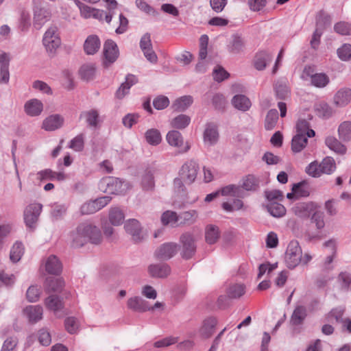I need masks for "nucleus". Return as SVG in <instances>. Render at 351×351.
Here are the masks:
<instances>
[{
    "instance_id": "nucleus-1",
    "label": "nucleus",
    "mask_w": 351,
    "mask_h": 351,
    "mask_svg": "<svg viewBox=\"0 0 351 351\" xmlns=\"http://www.w3.org/2000/svg\"><path fill=\"white\" fill-rule=\"evenodd\" d=\"M70 237L74 247H81L88 242L97 245L102 239L99 228L88 223L79 224L75 230L71 232Z\"/></svg>"
},
{
    "instance_id": "nucleus-2",
    "label": "nucleus",
    "mask_w": 351,
    "mask_h": 351,
    "mask_svg": "<svg viewBox=\"0 0 351 351\" xmlns=\"http://www.w3.org/2000/svg\"><path fill=\"white\" fill-rule=\"evenodd\" d=\"M98 187L104 193L120 195L126 191L128 184L119 178L108 176L99 181Z\"/></svg>"
},
{
    "instance_id": "nucleus-3",
    "label": "nucleus",
    "mask_w": 351,
    "mask_h": 351,
    "mask_svg": "<svg viewBox=\"0 0 351 351\" xmlns=\"http://www.w3.org/2000/svg\"><path fill=\"white\" fill-rule=\"evenodd\" d=\"M302 248L296 240L291 241L285 252V263L289 269H294L302 261Z\"/></svg>"
},
{
    "instance_id": "nucleus-4",
    "label": "nucleus",
    "mask_w": 351,
    "mask_h": 351,
    "mask_svg": "<svg viewBox=\"0 0 351 351\" xmlns=\"http://www.w3.org/2000/svg\"><path fill=\"white\" fill-rule=\"evenodd\" d=\"M199 170L198 162L195 160H190L184 162L179 171V176L184 179L186 184H193Z\"/></svg>"
},
{
    "instance_id": "nucleus-5",
    "label": "nucleus",
    "mask_w": 351,
    "mask_h": 351,
    "mask_svg": "<svg viewBox=\"0 0 351 351\" xmlns=\"http://www.w3.org/2000/svg\"><path fill=\"white\" fill-rule=\"evenodd\" d=\"M181 243V256L186 260L190 259L195 254L196 251V245L193 236L186 232L180 237Z\"/></svg>"
},
{
    "instance_id": "nucleus-6",
    "label": "nucleus",
    "mask_w": 351,
    "mask_h": 351,
    "mask_svg": "<svg viewBox=\"0 0 351 351\" xmlns=\"http://www.w3.org/2000/svg\"><path fill=\"white\" fill-rule=\"evenodd\" d=\"M43 43L46 50L50 53H53L60 47L61 40L57 33L56 27H51L45 32Z\"/></svg>"
},
{
    "instance_id": "nucleus-7",
    "label": "nucleus",
    "mask_w": 351,
    "mask_h": 351,
    "mask_svg": "<svg viewBox=\"0 0 351 351\" xmlns=\"http://www.w3.org/2000/svg\"><path fill=\"white\" fill-rule=\"evenodd\" d=\"M43 205L39 203H32L26 206L24 210L23 217L25 225L28 228H33L37 222L41 213Z\"/></svg>"
},
{
    "instance_id": "nucleus-8",
    "label": "nucleus",
    "mask_w": 351,
    "mask_h": 351,
    "mask_svg": "<svg viewBox=\"0 0 351 351\" xmlns=\"http://www.w3.org/2000/svg\"><path fill=\"white\" fill-rule=\"evenodd\" d=\"M180 248V247L176 243H165L155 251L154 256L158 260L167 261L173 257Z\"/></svg>"
},
{
    "instance_id": "nucleus-9",
    "label": "nucleus",
    "mask_w": 351,
    "mask_h": 351,
    "mask_svg": "<svg viewBox=\"0 0 351 351\" xmlns=\"http://www.w3.org/2000/svg\"><path fill=\"white\" fill-rule=\"evenodd\" d=\"M76 5L80 11L81 16L84 19L92 17L99 21H102L104 17L106 19V14H108V12H106L102 10L91 8L80 0H76Z\"/></svg>"
},
{
    "instance_id": "nucleus-10",
    "label": "nucleus",
    "mask_w": 351,
    "mask_h": 351,
    "mask_svg": "<svg viewBox=\"0 0 351 351\" xmlns=\"http://www.w3.org/2000/svg\"><path fill=\"white\" fill-rule=\"evenodd\" d=\"M139 45L146 59L152 63H156L158 60V57L153 50L151 35L149 33H145L143 35L141 38Z\"/></svg>"
},
{
    "instance_id": "nucleus-11",
    "label": "nucleus",
    "mask_w": 351,
    "mask_h": 351,
    "mask_svg": "<svg viewBox=\"0 0 351 351\" xmlns=\"http://www.w3.org/2000/svg\"><path fill=\"white\" fill-rule=\"evenodd\" d=\"M219 134L218 127L215 123H207L203 133V141L206 146L210 147L216 145L219 141Z\"/></svg>"
},
{
    "instance_id": "nucleus-12",
    "label": "nucleus",
    "mask_w": 351,
    "mask_h": 351,
    "mask_svg": "<svg viewBox=\"0 0 351 351\" xmlns=\"http://www.w3.org/2000/svg\"><path fill=\"white\" fill-rule=\"evenodd\" d=\"M125 231L130 234L135 243L141 242L144 239L140 223L135 219L128 220L124 226Z\"/></svg>"
},
{
    "instance_id": "nucleus-13",
    "label": "nucleus",
    "mask_w": 351,
    "mask_h": 351,
    "mask_svg": "<svg viewBox=\"0 0 351 351\" xmlns=\"http://www.w3.org/2000/svg\"><path fill=\"white\" fill-rule=\"evenodd\" d=\"M104 55L106 60L105 64L106 62L111 64L116 61L119 57V51L115 42L112 40L106 41L104 45Z\"/></svg>"
},
{
    "instance_id": "nucleus-14",
    "label": "nucleus",
    "mask_w": 351,
    "mask_h": 351,
    "mask_svg": "<svg viewBox=\"0 0 351 351\" xmlns=\"http://www.w3.org/2000/svg\"><path fill=\"white\" fill-rule=\"evenodd\" d=\"M307 317V308L304 305H297L290 317L289 323L292 326L302 325Z\"/></svg>"
},
{
    "instance_id": "nucleus-15",
    "label": "nucleus",
    "mask_w": 351,
    "mask_h": 351,
    "mask_svg": "<svg viewBox=\"0 0 351 351\" xmlns=\"http://www.w3.org/2000/svg\"><path fill=\"white\" fill-rule=\"evenodd\" d=\"M149 275L153 278H167L171 273V268L167 263L152 264L148 267Z\"/></svg>"
},
{
    "instance_id": "nucleus-16",
    "label": "nucleus",
    "mask_w": 351,
    "mask_h": 351,
    "mask_svg": "<svg viewBox=\"0 0 351 351\" xmlns=\"http://www.w3.org/2000/svg\"><path fill=\"white\" fill-rule=\"evenodd\" d=\"M128 308L136 312H145L150 311L148 302L138 296L130 298L128 300Z\"/></svg>"
},
{
    "instance_id": "nucleus-17",
    "label": "nucleus",
    "mask_w": 351,
    "mask_h": 351,
    "mask_svg": "<svg viewBox=\"0 0 351 351\" xmlns=\"http://www.w3.org/2000/svg\"><path fill=\"white\" fill-rule=\"evenodd\" d=\"M46 271L52 275H60L62 271V264L55 255H50L45 261Z\"/></svg>"
},
{
    "instance_id": "nucleus-18",
    "label": "nucleus",
    "mask_w": 351,
    "mask_h": 351,
    "mask_svg": "<svg viewBox=\"0 0 351 351\" xmlns=\"http://www.w3.org/2000/svg\"><path fill=\"white\" fill-rule=\"evenodd\" d=\"M64 118L58 114L47 117L43 122V128L46 131H54L62 127Z\"/></svg>"
},
{
    "instance_id": "nucleus-19",
    "label": "nucleus",
    "mask_w": 351,
    "mask_h": 351,
    "mask_svg": "<svg viewBox=\"0 0 351 351\" xmlns=\"http://www.w3.org/2000/svg\"><path fill=\"white\" fill-rule=\"evenodd\" d=\"M34 26L39 29L50 19V12L45 8L36 7L34 10Z\"/></svg>"
},
{
    "instance_id": "nucleus-20",
    "label": "nucleus",
    "mask_w": 351,
    "mask_h": 351,
    "mask_svg": "<svg viewBox=\"0 0 351 351\" xmlns=\"http://www.w3.org/2000/svg\"><path fill=\"white\" fill-rule=\"evenodd\" d=\"M217 324V319L215 317H209L203 321L202 326L199 329L201 336L204 339L210 338Z\"/></svg>"
},
{
    "instance_id": "nucleus-21",
    "label": "nucleus",
    "mask_w": 351,
    "mask_h": 351,
    "mask_svg": "<svg viewBox=\"0 0 351 351\" xmlns=\"http://www.w3.org/2000/svg\"><path fill=\"white\" fill-rule=\"evenodd\" d=\"M43 110V103L37 99H32L26 101L24 106L25 113L30 117H36L41 114Z\"/></svg>"
},
{
    "instance_id": "nucleus-22",
    "label": "nucleus",
    "mask_w": 351,
    "mask_h": 351,
    "mask_svg": "<svg viewBox=\"0 0 351 351\" xmlns=\"http://www.w3.org/2000/svg\"><path fill=\"white\" fill-rule=\"evenodd\" d=\"M244 48L245 40L243 38L238 34H233L228 45V51L234 54H238L243 52Z\"/></svg>"
},
{
    "instance_id": "nucleus-23",
    "label": "nucleus",
    "mask_w": 351,
    "mask_h": 351,
    "mask_svg": "<svg viewBox=\"0 0 351 351\" xmlns=\"http://www.w3.org/2000/svg\"><path fill=\"white\" fill-rule=\"evenodd\" d=\"M138 82L137 77L132 74H128L125 77V81L122 83L116 92V97L118 99H122L129 93L132 86L136 84Z\"/></svg>"
},
{
    "instance_id": "nucleus-24",
    "label": "nucleus",
    "mask_w": 351,
    "mask_h": 351,
    "mask_svg": "<svg viewBox=\"0 0 351 351\" xmlns=\"http://www.w3.org/2000/svg\"><path fill=\"white\" fill-rule=\"evenodd\" d=\"M245 191L255 192L260 187V179L252 174H248L241 180V186Z\"/></svg>"
},
{
    "instance_id": "nucleus-25",
    "label": "nucleus",
    "mask_w": 351,
    "mask_h": 351,
    "mask_svg": "<svg viewBox=\"0 0 351 351\" xmlns=\"http://www.w3.org/2000/svg\"><path fill=\"white\" fill-rule=\"evenodd\" d=\"M24 313L27 317L29 322L36 323L42 319L43 309L40 305H30L24 309Z\"/></svg>"
},
{
    "instance_id": "nucleus-26",
    "label": "nucleus",
    "mask_w": 351,
    "mask_h": 351,
    "mask_svg": "<svg viewBox=\"0 0 351 351\" xmlns=\"http://www.w3.org/2000/svg\"><path fill=\"white\" fill-rule=\"evenodd\" d=\"M351 101V89L343 88L339 90L334 96V103L337 106L344 107Z\"/></svg>"
},
{
    "instance_id": "nucleus-27",
    "label": "nucleus",
    "mask_w": 351,
    "mask_h": 351,
    "mask_svg": "<svg viewBox=\"0 0 351 351\" xmlns=\"http://www.w3.org/2000/svg\"><path fill=\"white\" fill-rule=\"evenodd\" d=\"M10 58L8 54L3 53L0 55V82L2 83H8L10 79L9 73Z\"/></svg>"
},
{
    "instance_id": "nucleus-28",
    "label": "nucleus",
    "mask_w": 351,
    "mask_h": 351,
    "mask_svg": "<svg viewBox=\"0 0 351 351\" xmlns=\"http://www.w3.org/2000/svg\"><path fill=\"white\" fill-rule=\"evenodd\" d=\"M272 58V55L269 52L265 51H260L255 56V68L258 71L265 69L266 66L271 62Z\"/></svg>"
},
{
    "instance_id": "nucleus-29",
    "label": "nucleus",
    "mask_w": 351,
    "mask_h": 351,
    "mask_svg": "<svg viewBox=\"0 0 351 351\" xmlns=\"http://www.w3.org/2000/svg\"><path fill=\"white\" fill-rule=\"evenodd\" d=\"M64 281L61 278L48 277L46 278L44 286L46 292H61L64 287Z\"/></svg>"
},
{
    "instance_id": "nucleus-30",
    "label": "nucleus",
    "mask_w": 351,
    "mask_h": 351,
    "mask_svg": "<svg viewBox=\"0 0 351 351\" xmlns=\"http://www.w3.org/2000/svg\"><path fill=\"white\" fill-rule=\"evenodd\" d=\"M100 47V40L95 35L88 36L84 44V49L86 53L93 55Z\"/></svg>"
},
{
    "instance_id": "nucleus-31",
    "label": "nucleus",
    "mask_w": 351,
    "mask_h": 351,
    "mask_svg": "<svg viewBox=\"0 0 351 351\" xmlns=\"http://www.w3.org/2000/svg\"><path fill=\"white\" fill-rule=\"evenodd\" d=\"M46 307L50 311L56 313L64 307L62 298L57 295L48 296L45 301Z\"/></svg>"
},
{
    "instance_id": "nucleus-32",
    "label": "nucleus",
    "mask_w": 351,
    "mask_h": 351,
    "mask_svg": "<svg viewBox=\"0 0 351 351\" xmlns=\"http://www.w3.org/2000/svg\"><path fill=\"white\" fill-rule=\"evenodd\" d=\"M220 237L219 228L213 224L208 225L205 228L206 242L209 245L215 244Z\"/></svg>"
},
{
    "instance_id": "nucleus-33",
    "label": "nucleus",
    "mask_w": 351,
    "mask_h": 351,
    "mask_svg": "<svg viewBox=\"0 0 351 351\" xmlns=\"http://www.w3.org/2000/svg\"><path fill=\"white\" fill-rule=\"evenodd\" d=\"M232 104L236 109L245 112L250 108L251 101L244 95H237L232 99Z\"/></svg>"
},
{
    "instance_id": "nucleus-34",
    "label": "nucleus",
    "mask_w": 351,
    "mask_h": 351,
    "mask_svg": "<svg viewBox=\"0 0 351 351\" xmlns=\"http://www.w3.org/2000/svg\"><path fill=\"white\" fill-rule=\"evenodd\" d=\"M193 99L191 96H182L173 102L171 108L174 111L184 112L193 104Z\"/></svg>"
},
{
    "instance_id": "nucleus-35",
    "label": "nucleus",
    "mask_w": 351,
    "mask_h": 351,
    "mask_svg": "<svg viewBox=\"0 0 351 351\" xmlns=\"http://www.w3.org/2000/svg\"><path fill=\"white\" fill-rule=\"evenodd\" d=\"M108 219L113 226H120L125 219V214L119 207H112L109 210Z\"/></svg>"
},
{
    "instance_id": "nucleus-36",
    "label": "nucleus",
    "mask_w": 351,
    "mask_h": 351,
    "mask_svg": "<svg viewBox=\"0 0 351 351\" xmlns=\"http://www.w3.org/2000/svg\"><path fill=\"white\" fill-rule=\"evenodd\" d=\"M308 136L301 134H296L291 141V149L295 153L300 152L306 147L308 143Z\"/></svg>"
},
{
    "instance_id": "nucleus-37",
    "label": "nucleus",
    "mask_w": 351,
    "mask_h": 351,
    "mask_svg": "<svg viewBox=\"0 0 351 351\" xmlns=\"http://www.w3.org/2000/svg\"><path fill=\"white\" fill-rule=\"evenodd\" d=\"M297 134L306 135L308 137H313L315 132L313 129L310 128V123L306 119H299L296 123Z\"/></svg>"
},
{
    "instance_id": "nucleus-38",
    "label": "nucleus",
    "mask_w": 351,
    "mask_h": 351,
    "mask_svg": "<svg viewBox=\"0 0 351 351\" xmlns=\"http://www.w3.org/2000/svg\"><path fill=\"white\" fill-rule=\"evenodd\" d=\"M326 146L331 150L338 154H345L346 152V147L333 136H328L325 140Z\"/></svg>"
},
{
    "instance_id": "nucleus-39",
    "label": "nucleus",
    "mask_w": 351,
    "mask_h": 351,
    "mask_svg": "<svg viewBox=\"0 0 351 351\" xmlns=\"http://www.w3.org/2000/svg\"><path fill=\"white\" fill-rule=\"evenodd\" d=\"M276 96L279 99H286L290 93L289 88L285 81H278L274 86Z\"/></svg>"
},
{
    "instance_id": "nucleus-40",
    "label": "nucleus",
    "mask_w": 351,
    "mask_h": 351,
    "mask_svg": "<svg viewBox=\"0 0 351 351\" xmlns=\"http://www.w3.org/2000/svg\"><path fill=\"white\" fill-rule=\"evenodd\" d=\"M267 211L274 217H282L286 214L285 207L276 202H269L267 205Z\"/></svg>"
},
{
    "instance_id": "nucleus-41",
    "label": "nucleus",
    "mask_w": 351,
    "mask_h": 351,
    "mask_svg": "<svg viewBox=\"0 0 351 351\" xmlns=\"http://www.w3.org/2000/svg\"><path fill=\"white\" fill-rule=\"evenodd\" d=\"M197 217V213L195 210L181 213L178 215V224H192L195 221Z\"/></svg>"
},
{
    "instance_id": "nucleus-42",
    "label": "nucleus",
    "mask_w": 351,
    "mask_h": 351,
    "mask_svg": "<svg viewBox=\"0 0 351 351\" xmlns=\"http://www.w3.org/2000/svg\"><path fill=\"white\" fill-rule=\"evenodd\" d=\"M245 293V287L243 284H234L230 285L228 290V297L230 299H237Z\"/></svg>"
},
{
    "instance_id": "nucleus-43",
    "label": "nucleus",
    "mask_w": 351,
    "mask_h": 351,
    "mask_svg": "<svg viewBox=\"0 0 351 351\" xmlns=\"http://www.w3.org/2000/svg\"><path fill=\"white\" fill-rule=\"evenodd\" d=\"M146 141L151 145H158L162 141L160 132L157 129H149L145 133Z\"/></svg>"
},
{
    "instance_id": "nucleus-44",
    "label": "nucleus",
    "mask_w": 351,
    "mask_h": 351,
    "mask_svg": "<svg viewBox=\"0 0 351 351\" xmlns=\"http://www.w3.org/2000/svg\"><path fill=\"white\" fill-rule=\"evenodd\" d=\"M24 253V247L23 243L16 241L11 248L10 253V261L15 263L19 262Z\"/></svg>"
},
{
    "instance_id": "nucleus-45",
    "label": "nucleus",
    "mask_w": 351,
    "mask_h": 351,
    "mask_svg": "<svg viewBox=\"0 0 351 351\" xmlns=\"http://www.w3.org/2000/svg\"><path fill=\"white\" fill-rule=\"evenodd\" d=\"M339 138L343 141L351 140V121H343L338 128Z\"/></svg>"
},
{
    "instance_id": "nucleus-46",
    "label": "nucleus",
    "mask_w": 351,
    "mask_h": 351,
    "mask_svg": "<svg viewBox=\"0 0 351 351\" xmlns=\"http://www.w3.org/2000/svg\"><path fill=\"white\" fill-rule=\"evenodd\" d=\"M278 119V112L276 109H271L268 111L265 120V128L267 130H272Z\"/></svg>"
},
{
    "instance_id": "nucleus-47",
    "label": "nucleus",
    "mask_w": 351,
    "mask_h": 351,
    "mask_svg": "<svg viewBox=\"0 0 351 351\" xmlns=\"http://www.w3.org/2000/svg\"><path fill=\"white\" fill-rule=\"evenodd\" d=\"M168 143L174 147H180L183 143L181 133L177 130L169 131L166 136Z\"/></svg>"
},
{
    "instance_id": "nucleus-48",
    "label": "nucleus",
    "mask_w": 351,
    "mask_h": 351,
    "mask_svg": "<svg viewBox=\"0 0 351 351\" xmlns=\"http://www.w3.org/2000/svg\"><path fill=\"white\" fill-rule=\"evenodd\" d=\"M315 110L317 116L324 119H328L332 114V108L325 102H319L315 104Z\"/></svg>"
},
{
    "instance_id": "nucleus-49",
    "label": "nucleus",
    "mask_w": 351,
    "mask_h": 351,
    "mask_svg": "<svg viewBox=\"0 0 351 351\" xmlns=\"http://www.w3.org/2000/svg\"><path fill=\"white\" fill-rule=\"evenodd\" d=\"M190 122L191 118L189 116L181 114L173 119L171 123L173 128L182 130L186 128Z\"/></svg>"
},
{
    "instance_id": "nucleus-50",
    "label": "nucleus",
    "mask_w": 351,
    "mask_h": 351,
    "mask_svg": "<svg viewBox=\"0 0 351 351\" xmlns=\"http://www.w3.org/2000/svg\"><path fill=\"white\" fill-rule=\"evenodd\" d=\"M330 82L329 77L325 73H315L312 76L311 84L317 88L325 87Z\"/></svg>"
},
{
    "instance_id": "nucleus-51",
    "label": "nucleus",
    "mask_w": 351,
    "mask_h": 351,
    "mask_svg": "<svg viewBox=\"0 0 351 351\" xmlns=\"http://www.w3.org/2000/svg\"><path fill=\"white\" fill-rule=\"evenodd\" d=\"M95 73V66L93 64H84L80 69L81 77L84 80H90Z\"/></svg>"
},
{
    "instance_id": "nucleus-52",
    "label": "nucleus",
    "mask_w": 351,
    "mask_h": 351,
    "mask_svg": "<svg viewBox=\"0 0 351 351\" xmlns=\"http://www.w3.org/2000/svg\"><path fill=\"white\" fill-rule=\"evenodd\" d=\"M321 169L323 173L330 174L335 171L336 164L335 160L331 157H326L320 163Z\"/></svg>"
},
{
    "instance_id": "nucleus-53",
    "label": "nucleus",
    "mask_w": 351,
    "mask_h": 351,
    "mask_svg": "<svg viewBox=\"0 0 351 351\" xmlns=\"http://www.w3.org/2000/svg\"><path fill=\"white\" fill-rule=\"evenodd\" d=\"M330 24L331 18L330 15L323 11L319 12L316 17V27L320 28L321 30L324 31L326 27Z\"/></svg>"
},
{
    "instance_id": "nucleus-54",
    "label": "nucleus",
    "mask_w": 351,
    "mask_h": 351,
    "mask_svg": "<svg viewBox=\"0 0 351 351\" xmlns=\"http://www.w3.org/2000/svg\"><path fill=\"white\" fill-rule=\"evenodd\" d=\"M346 308L343 306L333 308L328 314V319H335L336 322L343 324L345 319L343 318Z\"/></svg>"
},
{
    "instance_id": "nucleus-55",
    "label": "nucleus",
    "mask_w": 351,
    "mask_h": 351,
    "mask_svg": "<svg viewBox=\"0 0 351 351\" xmlns=\"http://www.w3.org/2000/svg\"><path fill=\"white\" fill-rule=\"evenodd\" d=\"M311 221L315 224L317 230H322L325 226L324 213L322 211H315L311 217Z\"/></svg>"
},
{
    "instance_id": "nucleus-56",
    "label": "nucleus",
    "mask_w": 351,
    "mask_h": 351,
    "mask_svg": "<svg viewBox=\"0 0 351 351\" xmlns=\"http://www.w3.org/2000/svg\"><path fill=\"white\" fill-rule=\"evenodd\" d=\"M223 196L231 195L233 197H239L241 193L240 186L235 184H229L223 187L219 191Z\"/></svg>"
},
{
    "instance_id": "nucleus-57",
    "label": "nucleus",
    "mask_w": 351,
    "mask_h": 351,
    "mask_svg": "<svg viewBox=\"0 0 351 351\" xmlns=\"http://www.w3.org/2000/svg\"><path fill=\"white\" fill-rule=\"evenodd\" d=\"M306 173L313 178H318L322 173L320 163L317 161L311 162L306 167Z\"/></svg>"
},
{
    "instance_id": "nucleus-58",
    "label": "nucleus",
    "mask_w": 351,
    "mask_h": 351,
    "mask_svg": "<svg viewBox=\"0 0 351 351\" xmlns=\"http://www.w3.org/2000/svg\"><path fill=\"white\" fill-rule=\"evenodd\" d=\"M335 32L343 36L351 35V24L347 22L341 21L337 23L334 26Z\"/></svg>"
},
{
    "instance_id": "nucleus-59",
    "label": "nucleus",
    "mask_w": 351,
    "mask_h": 351,
    "mask_svg": "<svg viewBox=\"0 0 351 351\" xmlns=\"http://www.w3.org/2000/svg\"><path fill=\"white\" fill-rule=\"evenodd\" d=\"M161 221L164 225L178 223V215L176 212L167 210L162 215Z\"/></svg>"
},
{
    "instance_id": "nucleus-60",
    "label": "nucleus",
    "mask_w": 351,
    "mask_h": 351,
    "mask_svg": "<svg viewBox=\"0 0 351 351\" xmlns=\"http://www.w3.org/2000/svg\"><path fill=\"white\" fill-rule=\"evenodd\" d=\"M337 55L339 59L343 61H348L351 60V45H343L337 49Z\"/></svg>"
},
{
    "instance_id": "nucleus-61",
    "label": "nucleus",
    "mask_w": 351,
    "mask_h": 351,
    "mask_svg": "<svg viewBox=\"0 0 351 351\" xmlns=\"http://www.w3.org/2000/svg\"><path fill=\"white\" fill-rule=\"evenodd\" d=\"M40 295V289L36 285L30 286L27 292L26 297L29 302H35L38 300Z\"/></svg>"
},
{
    "instance_id": "nucleus-62",
    "label": "nucleus",
    "mask_w": 351,
    "mask_h": 351,
    "mask_svg": "<svg viewBox=\"0 0 351 351\" xmlns=\"http://www.w3.org/2000/svg\"><path fill=\"white\" fill-rule=\"evenodd\" d=\"M230 74L221 66L217 65L213 70V79L221 82L229 77Z\"/></svg>"
},
{
    "instance_id": "nucleus-63",
    "label": "nucleus",
    "mask_w": 351,
    "mask_h": 351,
    "mask_svg": "<svg viewBox=\"0 0 351 351\" xmlns=\"http://www.w3.org/2000/svg\"><path fill=\"white\" fill-rule=\"evenodd\" d=\"M142 187L144 190L152 191L154 188V180L153 174L149 171L142 178Z\"/></svg>"
},
{
    "instance_id": "nucleus-64",
    "label": "nucleus",
    "mask_w": 351,
    "mask_h": 351,
    "mask_svg": "<svg viewBox=\"0 0 351 351\" xmlns=\"http://www.w3.org/2000/svg\"><path fill=\"white\" fill-rule=\"evenodd\" d=\"M38 336V341L41 345L48 346L51 343V335L47 329L41 328L39 330Z\"/></svg>"
}]
</instances>
